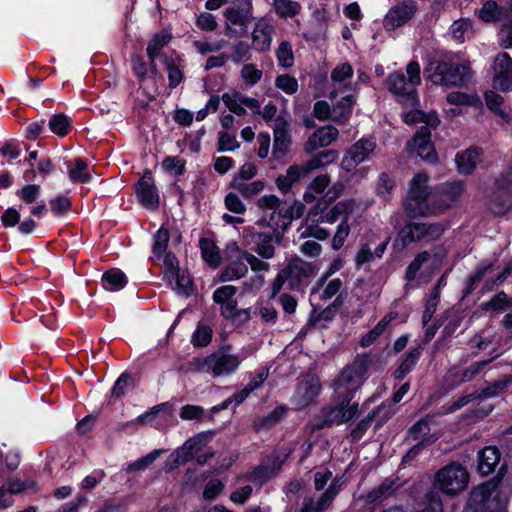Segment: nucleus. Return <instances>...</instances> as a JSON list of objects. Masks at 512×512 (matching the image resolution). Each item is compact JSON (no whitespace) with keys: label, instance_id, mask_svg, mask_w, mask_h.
<instances>
[{"label":"nucleus","instance_id":"f257e3e1","mask_svg":"<svg viewBox=\"0 0 512 512\" xmlns=\"http://www.w3.org/2000/svg\"><path fill=\"white\" fill-rule=\"evenodd\" d=\"M469 479L470 475L466 467L454 461L435 473L433 486L449 497H456L467 489Z\"/></svg>","mask_w":512,"mask_h":512},{"label":"nucleus","instance_id":"f03ea898","mask_svg":"<svg viewBox=\"0 0 512 512\" xmlns=\"http://www.w3.org/2000/svg\"><path fill=\"white\" fill-rule=\"evenodd\" d=\"M445 225L436 222H418L409 220L399 229L394 245L405 248L411 243H430L437 241L444 233Z\"/></svg>","mask_w":512,"mask_h":512},{"label":"nucleus","instance_id":"7ed1b4c3","mask_svg":"<svg viewBox=\"0 0 512 512\" xmlns=\"http://www.w3.org/2000/svg\"><path fill=\"white\" fill-rule=\"evenodd\" d=\"M425 72L431 73L429 78L434 84L447 87L461 86L472 74L469 65L446 61L430 62Z\"/></svg>","mask_w":512,"mask_h":512},{"label":"nucleus","instance_id":"20e7f679","mask_svg":"<svg viewBox=\"0 0 512 512\" xmlns=\"http://www.w3.org/2000/svg\"><path fill=\"white\" fill-rule=\"evenodd\" d=\"M372 363V357L368 354L358 355L353 363L346 366L335 382L339 396L349 397L362 385L368 367Z\"/></svg>","mask_w":512,"mask_h":512},{"label":"nucleus","instance_id":"39448f33","mask_svg":"<svg viewBox=\"0 0 512 512\" xmlns=\"http://www.w3.org/2000/svg\"><path fill=\"white\" fill-rule=\"evenodd\" d=\"M226 35L237 38L245 35L254 19L251 0H233L224 10Z\"/></svg>","mask_w":512,"mask_h":512},{"label":"nucleus","instance_id":"423d86ee","mask_svg":"<svg viewBox=\"0 0 512 512\" xmlns=\"http://www.w3.org/2000/svg\"><path fill=\"white\" fill-rule=\"evenodd\" d=\"M465 183L462 180L448 182L438 187L431 197L433 213L449 209L457 202L464 192Z\"/></svg>","mask_w":512,"mask_h":512},{"label":"nucleus","instance_id":"0eeeda50","mask_svg":"<svg viewBox=\"0 0 512 512\" xmlns=\"http://www.w3.org/2000/svg\"><path fill=\"white\" fill-rule=\"evenodd\" d=\"M408 152L415 151L416 154L428 163H436L438 160L434 145L431 142L429 127H420L411 141L407 143Z\"/></svg>","mask_w":512,"mask_h":512},{"label":"nucleus","instance_id":"6e6552de","mask_svg":"<svg viewBox=\"0 0 512 512\" xmlns=\"http://www.w3.org/2000/svg\"><path fill=\"white\" fill-rule=\"evenodd\" d=\"M375 148L376 143L374 140L360 139L347 150L341 162L342 168L346 171H352L365 161Z\"/></svg>","mask_w":512,"mask_h":512},{"label":"nucleus","instance_id":"1a4fd4ad","mask_svg":"<svg viewBox=\"0 0 512 512\" xmlns=\"http://www.w3.org/2000/svg\"><path fill=\"white\" fill-rule=\"evenodd\" d=\"M204 363L208 365V372L214 376H223L235 371L240 364V360L236 355L216 351L205 357Z\"/></svg>","mask_w":512,"mask_h":512},{"label":"nucleus","instance_id":"9d476101","mask_svg":"<svg viewBox=\"0 0 512 512\" xmlns=\"http://www.w3.org/2000/svg\"><path fill=\"white\" fill-rule=\"evenodd\" d=\"M494 87L502 91H509L512 87V59L503 52L498 54L493 63Z\"/></svg>","mask_w":512,"mask_h":512},{"label":"nucleus","instance_id":"9b49d317","mask_svg":"<svg viewBox=\"0 0 512 512\" xmlns=\"http://www.w3.org/2000/svg\"><path fill=\"white\" fill-rule=\"evenodd\" d=\"M315 266L300 257H293L284 273L290 289L298 288L302 281L315 275Z\"/></svg>","mask_w":512,"mask_h":512},{"label":"nucleus","instance_id":"f8f14e48","mask_svg":"<svg viewBox=\"0 0 512 512\" xmlns=\"http://www.w3.org/2000/svg\"><path fill=\"white\" fill-rule=\"evenodd\" d=\"M417 10L414 1H404L393 6L386 14L383 25L387 30H395L396 28L407 23Z\"/></svg>","mask_w":512,"mask_h":512},{"label":"nucleus","instance_id":"ddd939ff","mask_svg":"<svg viewBox=\"0 0 512 512\" xmlns=\"http://www.w3.org/2000/svg\"><path fill=\"white\" fill-rule=\"evenodd\" d=\"M136 194L140 203L147 209L155 210L159 206V196L152 173L145 171L136 185Z\"/></svg>","mask_w":512,"mask_h":512},{"label":"nucleus","instance_id":"4468645a","mask_svg":"<svg viewBox=\"0 0 512 512\" xmlns=\"http://www.w3.org/2000/svg\"><path fill=\"white\" fill-rule=\"evenodd\" d=\"M282 236V230H277V228H274L272 233L252 232L251 237L255 244V252L264 259L272 258L275 254V247L272 242L274 240L276 243H280Z\"/></svg>","mask_w":512,"mask_h":512},{"label":"nucleus","instance_id":"2eb2a0df","mask_svg":"<svg viewBox=\"0 0 512 512\" xmlns=\"http://www.w3.org/2000/svg\"><path fill=\"white\" fill-rule=\"evenodd\" d=\"M338 130L331 125L318 128L304 144L306 153H313L320 148L329 146L338 138Z\"/></svg>","mask_w":512,"mask_h":512},{"label":"nucleus","instance_id":"dca6fc26","mask_svg":"<svg viewBox=\"0 0 512 512\" xmlns=\"http://www.w3.org/2000/svg\"><path fill=\"white\" fill-rule=\"evenodd\" d=\"M203 436L199 435L188 439L184 445L177 449L170 455L172 464L169 466V470L178 467L180 464H184L190 461L195 452L199 451L203 446Z\"/></svg>","mask_w":512,"mask_h":512},{"label":"nucleus","instance_id":"f3484780","mask_svg":"<svg viewBox=\"0 0 512 512\" xmlns=\"http://www.w3.org/2000/svg\"><path fill=\"white\" fill-rule=\"evenodd\" d=\"M291 144L288 123L283 117L275 119L273 154L276 158L284 156Z\"/></svg>","mask_w":512,"mask_h":512},{"label":"nucleus","instance_id":"a211bd4d","mask_svg":"<svg viewBox=\"0 0 512 512\" xmlns=\"http://www.w3.org/2000/svg\"><path fill=\"white\" fill-rule=\"evenodd\" d=\"M501 453L496 446H487L478 452L477 470L482 476L492 474L500 462Z\"/></svg>","mask_w":512,"mask_h":512},{"label":"nucleus","instance_id":"6ab92c4d","mask_svg":"<svg viewBox=\"0 0 512 512\" xmlns=\"http://www.w3.org/2000/svg\"><path fill=\"white\" fill-rule=\"evenodd\" d=\"M355 209V201L353 199H345L336 203L323 216L322 221L333 224L337 221L344 223L349 221L350 215Z\"/></svg>","mask_w":512,"mask_h":512},{"label":"nucleus","instance_id":"aec40b11","mask_svg":"<svg viewBox=\"0 0 512 512\" xmlns=\"http://www.w3.org/2000/svg\"><path fill=\"white\" fill-rule=\"evenodd\" d=\"M274 32L275 29L271 24L264 20L258 21L252 33L255 49L260 52L267 51L270 48Z\"/></svg>","mask_w":512,"mask_h":512},{"label":"nucleus","instance_id":"412c9836","mask_svg":"<svg viewBox=\"0 0 512 512\" xmlns=\"http://www.w3.org/2000/svg\"><path fill=\"white\" fill-rule=\"evenodd\" d=\"M433 256L429 251H421L412 260V262L408 265L405 272V279L408 282H411L416 279L417 274L422 268L431 269V272L435 270L437 267L432 263Z\"/></svg>","mask_w":512,"mask_h":512},{"label":"nucleus","instance_id":"4be33fe9","mask_svg":"<svg viewBox=\"0 0 512 512\" xmlns=\"http://www.w3.org/2000/svg\"><path fill=\"white\" fill-rule=\"evenodd\" d=\"M491 499L485 488L473 489L463 509L464 512H490Z\"/></svg>","mask_w":512,"mask_h":512},{"label":"nucleus","instance_id":"5701e85b","mask_svg":"<svg viewBox=\"0 0 512 512\" xmlns=\"http://www.w3.org/2000/svg\"><path fill=\"white\" fill-rule=\"evenodd\" d=\"M482 150L479 148H469L466 151L457 154L456 163L458 171L462 174H471L476 165L481 161Z\"/></svg>","mask_w":512,"mask_h":512},{"label":"nucleus","instance_id":"b1692460","mask_svg":"<svg viewBox=\"0 0 512 512\" xmlns=\"http://www.w3.org/2000/svg\"><path fill=\"white\" fill-rule=\"evenodd\" d=\"M388 88L396 95L406 97L407 99H414L416 89L411 82L406 81L403 73L391 74L388 78Z\"/></svg>","mask_w":512,"mask_h":512},{"label":"nucleus","instance_id":"393cba45","mask_svg":"<svg viewBox=\"0 0 512 512\" xmlns=\"http://www.w3.org/2000/svg\"><path fill=\"white\" fill-rule=\"evenodd\" d=\"M333 491L321 493L317 499L308 497L304 500L303 507L299 512H323L332 504Z\"/></svg>","mask_w":512,"mask_h":512},{"label":"nucleus","instance_id":"a878e982","mask_svg":"<svg viewBox=\"0 0 512 512\" xmlns=\"http://www.w3.org/2000/svg\"><path fill=\"white\" fill-rule=\"evenodd\" d=\"M286 413L283 406L276 407L265 416L257 417L253 422V428L256 432L260 430H268L278 424Z\"/></svg>","mask_w":512,"mask_h":512},{"label":"nucleus","instance_id":"bb28decb","mask_svg":"<svg viewBox=\"0 0 512 512\" xmlns=\"http://www.w3.org/2000/svg\"><path fill=\"white\" fill-rule=\"evenodd\" d=\"M427 182V174L423 172L416 174L410 183V189L407 195L412 196L418 200H427L431 194Z\"/></svg>","mask_w":512,"mask_h":512},{"label":"nucleus","instance_id":"cd10ccee","mask_svg":"<svg viewBox=\"0 0 512 512\" xmlns=\"http://www.w3.org/2000/svg\"><path fill=\"white\" fill-rule=\"evenodd\" d=\"M403 209L406 215L411 219L425 217L430 212L427 200H418L408 195L403 201Z\"/></svg>","mask_w":512,"mask_h":512},{"label":"nucleus","instance_id":"c85d7f7f","mask_svg":"<svg viewBox=\"0 0 512 512\" xmlns=\"http://www.w3.org/2000/svg\"><path fill=\"white\" fill-rule=\"evenodd\" d=\"M353 103V96L345 95L339 102L333 104L332 120L337 123H344L350 116Z\"/></svg>","mask_w":512,"mask_h":512},{"label":"nucleus","instance_id":"c756f323","mask_svg":"<svg viewBox=\"0 0 512 512\" xmlns=\"http://www.w3.org/2000/svg\"><path fill=\"white\" fill-rule=\"evenodd\" d=\"M512 384V374L505 375L503 378L489 384L487 387L479 391L480 398L495 397L505 392Z\"/></svg>","mask_w":512,"mask_h":512},{"label":"nucleus","instance_id":"7c9ffc66","mask_svg":"<svg viewBox=\"0 0 512 512\" xmlns=\"http://www.w3.org/2000/svg\"><path fill=\"white\" fill-rule=\"evenodd\" d=\"M200 248L203 259L213 268L219 266L221 262V256L218 248L215 246L213 241L202 238L200 240Z\"/></svg>","mask_w":512,"mask_h":512},{"label":"nucleus","instance_id":"2f4dec72","mask_svg":"<svg viewBox=\"0 0 512 512\" xmlns=\"http://www.w3.org/2000/svg\"><path fill=\"white\" fill-rule=\"evenodd\" d=\"M483 311H504L512 307V298H509L504 291L498 292L491 300L481 304Z\"/></svg>","mask_w":512,"mask_h":512},{"label":"nucleus","instance_id":"473e14b6","mask_svg":"<svg viewBox=\"0 0 512 512\" xmlns=\"http://www.w3.org/2000/svg\"><path fill=\"white\" fill-rule=\"evenodd\" d=\"M171 34L168 32H161L155 34L147 46V54L150 59L151 65L154 66L155 58L159 55L161 49L169 43Z\"/></svg>","mask_w":512,"mask_h":512},{"label":"nucleus","instance_id":"72a5a7b5","mask_svg":"<svg viewBox=\"0 0 512 512\" xmlns=\"http://www.w3.org/2000/svg\"><path fill=\"white\" fill-rule=\"evenodd\" d=\"M247 271V265L243 261H233L222 271L220 279L223 282L237 280L245 276Z\"/></svg>","mask_w":512,"mask_h":512},{"label":"nucleus","instance_id":"f704fd0d","mask_svg":"<svg viewBox=\"0 0 512 512\" xmlns=\"http://www.w3.org/2000/svg\"><path fill=\"white\" fill-rule=\"evenodd\" d=\"M395 492V483L392 480H385L378 487L367 494V501L370 503L382 501Z\"/></svg>","mask_w":512,"mask_h":512},{"label":"nucleus","instance_id":"c9c22d12","mask_svg":"<svg viewBox=\"0 0 512 512\" xmlns=\"http://www.w3.org/2000/svg\"><path fill=\"white\" fill-rule=\"evenodd\" d=\"M341 410L339 404L335 407H328L321 411V420L316 424L317 429H323L325 427H330L333 424H342Z\"/></svg>","mask_w":512,"mask_h":512},{"label":"nucleus","instance_id":"e433bc0d","mask_svg":"<svg viewBox=\"0 0 512 512\" xmlns=\"http://www.w3.org/2000/svg\"><path fill=\"white\" fill-rule=\"evenodd\" d=\"M320 385L317 380L311 379L298 385L297 393L303 398V404L310 403L319 393Z\"/></svg>","mask_w":512,"mask_h":512},{"label":"nucleus","instance_id":"4c0bfd02","mask_svg":"<svg viewBox=\"0 0 512 512\" xmlns=\"http://www.w3.org/2000/svg\"><path fill=\"white\" fill-rule=\"evenodd\" d=\"M273 6L276 13L282 17H294L300 11V4L291 0H274Z\"/></svg>","mask_w":512,"mask_h":512},{"label":"nucleus","instance_id":"58836bf2","mask_svg":"<svg viewBox=\"0 0 512 512\" xmlns=\"http://www.w3.org/2000/svg\"><path fill=\"white\" fill-rule=\"evenodd\" d=\"M492 359L475 362L470 365L467 369L462 370L454 374L455 381L457 383L469 382L476 377L480 370L485 367Z\"/></svg>","mask_w":512,"mask_h":512},{"label":"nucleus","instance_id":"ea45409f","mask_svg":"<svg viewBox=\"0 0 512 512\" xmlns=\"http://www.w3.org/2000/svg\"><path fill=\"white\" fill-rule=\"evenodd\" d=\"M485 101L487 107L491 111L499 115L502 119L506 120L507 122L510 121V116L501 108V104L504 101L501 95L493 91H488L485 93Z\"/></svg>","mask_w":512,"mask_h":512},{"label":"nucleus","instance_id":"a19ab883","mask_svg":"<svg viewBox=\"0 0 512 512\" xmlns=\"http://www.w3.org/2000/svg\"><path fill=\"white\" fill-rule=\"evenodd\" d=\"M446 100L449 104L456 106H473L479 102V98L476 94H467L460 91L449 93Z\"/></svg>","mask_w":512,"mask_h":512},{"label":"nucleus","instance_id":"79ce46f5","mask_svg":"<svg viewBox=\"0 0 512 512\" xmlns=\"http://www.w3.org/2000/svg\"><path fill=\"white\" fill-rule=\"evenodd\" d=\"M255 389H257L256 383H248L247 386L239 393H236L233 395V397L226 399L221 405L214 406L212 408V412H218L220 410L227 409L233 401L237 404H241Z\"/></svg>","mask_w":512,"mask_h":512},{"label":"nucleus","instance_id":"37998d69","mask_svg":"<svg viewBox=\"0 0 512 512\" xmlns=\"http://www.w3.org/2000/svg\"><path fill=\"white\" fill-rule=\"evenodd\" d=\"M503 15V9L499 8L493 1L486 2L479 12V17L485 22L492 20L501 21L503 19Z\"/></svg>","mask_w":512,"mask_h":512},{"label":"nucleus","instance_id":"c03bdc74","mask_svg":"<svg viewBox=\"0 0 512 512\" xmlns=\"http://www.w3.org/2000/svg\"><path fill=\"white\" fill-rule=\"evenodd\" d=\"M69 177L74 182H89L91 174L88 171V165L80 158L75 159V167L70 170Z\"/></svg>","mask_w":512,"mask_h":512},{"label":"nucleus","instance_id":"a18cd8bd","mask_svg":"<svg viewBox=\"0 0 512 512\" xmlns=\"http://www.w3.org/2000/svg\"><path fill=\"white\" fill-rule=\"evenodd\" d=\"M492 264H481L477 267L474 274L470 275L467 280V287L464 290V296L472 293L478 286V284L482 281L485 274L488 270H490Z\"/></svg>","mask_w":512,"mask_h":512},{"label":"nucleus","instance_id":"49530a36","mask_svg":"<svg viewBox=\"0 0 512 512\" xmlns=\"http://www.w3.org/2000/svg\"><path fill=\"white\" fill-rule=\"evenodd\" d=\"M276 56L281 66L289 68L294 63V55L291 44L288 41H282L276 50Z\"/></svg>","mask_w":512,"mask_h":512},{"label":"nucleus","instance_id":"de8ad7c7","mask_svg":"<svg viewBox=\"0 0 512 512\" xmlns=\"http://www.w3.org/2000/svg\"><path fill=\"white\" fill-rule=\"evenodd\" d=\"M232 186L237 189L244 197L250 198L263 190L264 183L259 180L252 183H242L234 180L232 182Z\"/></svg>","mask_w":512,"mask_h":512},{"label":"nucleus","instance_id":"09e8293b","mask_svg":"<svg viewBox=\"0 0 512 512\" xmlns=\"http://www.w3.org/2000/svg\"><path fill=\"white\" fill-rule=\"evenodd\" d=\"M342 397V400L339 402V407L341 410L339 417H341V422L345 423L358 414V403L350 404L352 397H349V395Z\"/></svg>","mask_w":512,"mask_h":512},{"label":"nucleus","instance_id":"8fccbe9b","mask_svg":"<svg viewBox=\"0 0 512 512\" xmlns=\"http://www.w3.org/2000/svg\"><path fill=\"white\" fill-rule=\"evenodd\" d=\"M212 339V329L203 324H199L192 337V343L197 347L207 346Z\"/></svg>","mask_w":512,"mask_h":512},{"label":"nucleus","instance_id":"3c124183","mask_svg":"<svg viewBox=\"0 0 512 512\" xmlns=\"http://www.w3.org/2000/svg\"><path fill=\"white\" fill-rule=\"evenodd\" d=\"M70 122L65 114H56L49 121V127L52 132L59 136H65L68 133Z\"/></svg>","mask_w":512,"mask_h":512},{"label":"nucleus","instance_id":"603ef678","mask_svg":"<svg viewBox=\"0 0 512 512\" xmlns=\"http://www.w3.org/2000/svg\"><path fill=\"white\" fill-rule=\"evenodd\" d=\"M162 453L161 450H154L146 456L130 463L127 467V471L135 472L146 469L149 465H151Z\"/></svg>","mask_w":512,"mask_h":512},{"label":"nucleus","instance_id":"864d4df0","mask_svg":"<svg viewBox=\"0 0 512 512\" xmlns=\"http://www.w3.org/2000/svg\"><path fill=\"white\" fill-rule=\"evenodd\" d=\"M102 279L109 283L114 289H121L126 284V276L119 269H110L106 271Z\"/></svg>","mask_w":512,"mask_h":512},{"label":"nucleus","instance_id":"5fc2aeb1","mask_svg":"<svg viewBox=\"0 0 512 512\" xmlns=\"http://www.w3.org/2000/svg\"><path fill=\"white\" fill-rule=\"evenodd\" d=\"M155 241L153 245V253L160 257L167 249L168 242L170 239L169 232L167 229L161 227L154 236Z\"/></svg>","mask_w":512,"mask_h":512},{"label":"nucleus","instance_id":"6e6d98bb","mask_svg":"<svg viewBox=\"0 0 512 512\" xmlns=\"http://www.w3.org/2000/svg\"><path fill=\"white\" fill-rule=\"evenodd\" d=\"M471 31V22L469 20L460 19L454 21L451 26V33L453 38L459 43H463L465 41V34H468Z\"/></svg>","mask_w":512,"mask_h":512},{"label":"nucleus","instance_id":"4d7b16f0","mask_svg":"<svg viewBox=\"0 0 512 512\" xmlns=\"http://www.w3.org/2000/svg\"><path fill=\"white\" fill-rule=\"evenodd\" d=\"M305 213V205L301 202H295L293 205H291L283 214V217L288 219V222H283L281 224V230L284 232L290 222L293 219H299L301 218Z\"/></svg>","mask_w":512,"mask_h":512},{"label":"nucleus","instance_id":"13d9d810","mask_svg":"<svg viewBox=\"0 0 512 512\" xmlns=\"http://www.w3.org/2000/svg\"><path fill=\"white\" fill-rule=\"evenodd\" d=\"M350 233V226L347 222L339 223L337 230L332 238L331 246L334 250H339L343 247L347 237Z\"/></svg>","mask_w":512,"mask_h":512},{"label":"nucleus","instance_id":"bf43d9fd","mask_svg":"<svg viewBox=\"0 0 512 512\" xmlns=\"http://www.w3.org/2000/svg\"><path fill=\"white\" fill-rule=\"evenodd\" d=\"M275 86L287 94H294L298 89V81L290 75H280L275 80Z\"/></svg>","mask_w":512,"mask_h":512},{"label":"nucleus","instance_id":"052dcab7","mask_svg":"<svg viewBox=\"0 0 512 512\" xmlns=\"http://www.w3.org/2000/svg\"><path fill=\"white\" fill-rule=\"evenodd\" d=\"M40 194V186L35 184H28L18 191L17 195L26 204H33L36 202Z\"/></svg>","mask_w":512,"mask_h":512},{"label":"nucleus","instance_id":"680f3d73","mask_svg":"<svg viewBox=\"0 0 512 512\" xmlns=\"http://www.w3.org/2000/svg\"><path fill=\"white\" fill-rule=\"evenodd\" d=\"M430 432V426L427 419H421L418 422H416L407 433V439L416 441L421 436H426Z\"/></svg>","mask_w":512,"mask_h":512},{"label":"nucleus","instance_id":"e2e57ef3","mask_svg":"<svg viewBox=\"0 0 512 512\" xmlns=\"http://www.w3.org/2000/svg\"><path fill=\"white\" fill-rule=\"evenodd\" d=\"M241 97L242 96H240L238 93L233 96H231L228 93H225L222 96V100L231 112L235 113L238 116H242L246 113V110L243 107V103L239 101V98Z\"/></svg>","mask_w":512,"mask_h":512},{"label":"nucleus","instance_id":"0e129e2a","mask_svg":"<svg viewBox=\"0 0 512 512\" xmlns=\"http://www.w3.org/2000/svg\"><path fill=\"white\" fill-rule=\"evenodd\" d=\"M437 439L438 437L434 434L422 439L404 455L403 462L413 460L427 445L433 444Z\"/></svg>","mask_w":512,"mask_h":512},{"label":"nucleus","instance_id":"69168bd1","mask_svg":"<svg viewBox=\"0 0 512 512\" xmlns=\"http://www.w3.org/2000/svg\"><path fill=\"white\" fill-rule=\"evenodd\" d=\"M377 411L373 410L370 412L364 419H362L357 426L351 431L350 436L353 441H358L363 434L367 431V429L370 427L372 420L374 416L376 415Z\"/></svg>","mask_w":512,"mask_h":512},{"label":"nucleus","instance_id":"338daca9","mask_svg":"<svg viewBox=\"0 0 512 512\" xmlns=\"http://www.w3.org/2000/svg\"><path fill=\"white\" fill-rule=\"evenodd\" d=\"M242 78L249 84H256L262 77V71L253 64H246L241 69Z\"/></svg>","mask_w":512,"mask_h":512},{"label":"nucleus","instance_id":"774afa93","mask_svg":"<svg viewBox=\"0 0 512 512\" xmlns=\"http://www.w3.org/2000/svg\"><path fill=\"white\" fill-rule=\"evenodd\" d=\"M499 35L501 46L503 48H512V19L503 23Z\"/></svg>","mask_w":512,"mask_h":512}]
</instances>
